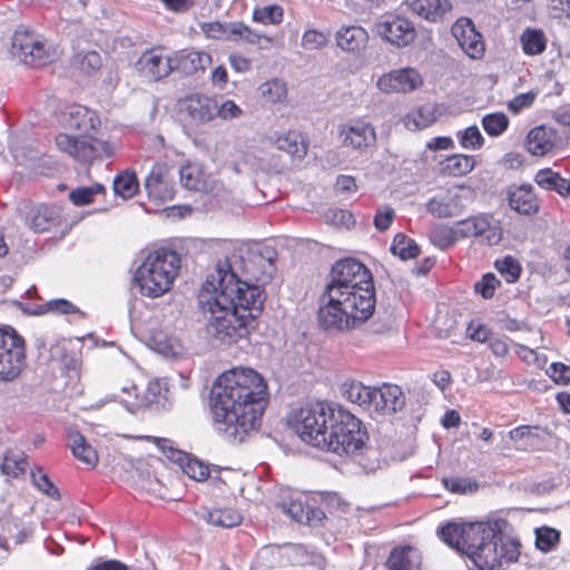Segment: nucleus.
I'll return each instance as SVG.
<instances>
[{
    "label": "nucleus",
    "instance_id": "1",
    "mask_svg": "<svg viewBox=\"0 0 570 570\" xmlns=\"http://www.w3.org/2000/svg\"><path fill=\"white\" fill-rule=\"evenodd\" d=\"M206 318V333L222 344H236L248 335V326L262 312L264 296L258 286L237 278L230 263H217L198 295Z\"/></svg>",
    "mask_w": 570,
    "mask_h": 570
},
{
    "label": "nucleus",
    "instance_id": "2",
    "mask_svg": "<svg viewBox=\"0 0 570 570\" xmlns=\"http://www.w3.org/2000/svg\"><path fill=\"white\" fill-rule=\"evenodd\" d=\"M267 384L249 367H234L220 374L210 390L214 423L232 442H243L256 430L267 405Z\"/></svg>",
    "mask_w": 570,
    "mask_h": 570
},
{
    "label": "nucleus",
    "instance_id": "3",
    "mask_svg": "<svg viewBox=\"0 0 570 570\" xmlns=\"http://www.w3.org/2000/svg\"><path fill=\"white\" fill-rule=\"evenodd\" d=\"M318 311L326 330L345 331L367 321L375 309V288L370 269L354 258L336 262Z\"/></svg>",
    "mask_w": 570,
    "mask_h": 570
},
{
    "label": "nucleus",
    "instance_id": "4",
    "mask_svg": "<svg viewBox=\"0 0 570 570\" xmlns=\"http://www.w3.org/2000/svg\"><path fill=\"white\" fill-rule=\"evenodd\" d=\"M450 547L466 554L480 570H501L518 560L520 544L504 537L498 523H448L440 530Z\"/></svg>",
    "mask_w": 570,
    "mask_h": 570
},
{
    "label": "nucleus",
    "instance_id": "5",
    "mask_svg": "<svg viewBox=\"0 0 570 570\" xmlns=\"http://www.w3.org/2000/svg\"><path fill=\"white\" fill-rule=\"evenodd\" d=\"M61 124L75 135L59 134L56 137V146L60 151L79 161L111 154L108 142L96 137L100 120L95 111L80 105L70 106L62 112Z\"/></svg>",
    "mask_w": 570,
    "mask_h": 570
},
{
    "label": "nucleus",
    "instance_id": "6",
    "mask_svg": "<svg viewBox=\"0 0 570 570\" xmlns=\"http://www.w3.org/2000/svg\"><path fill=\"white\" fill-rule=\"evenodd\" d=\"M368 434L362 422L351 412L337 406L334 425L325 451L355 460L366 470H374L379 463L377 450L368 445Z\"/></svg>",
    "mask_w": 570,
    "mask_h": 570
},
{
    "label": "nucleus",
    "instance_id": "7",
    "mask_svg": "<svg viewBox=\"0 0 570 570\" xmlns=\"http://www.w3.org/2000/svg\"><path fill=\"white\" fill-rule=\"evenodd\" d=\"M180 266L181 259L176 250L156 249L136 268L134 284L142 296L160 297L171 289Z\"/></svg>",
    "mask_w": 570,
    "mask_h": 570
},
{
    "label": "nucleus",
    "instance_id": "8",
    "mask_svg": "<svg viewBox=\"0 0 570 570\" xmlns=\"http://www.w3.org/2000/svg\"><path fill=\"white\" fill-rule=\"evenodd\" d=\"M336 410L322 402L306 404L291 412L288 424L305 443L324 450Z\"/></svg>",
    "mask_w": 570,
    "mask_h": 570
},
{
    "label": "nucleus",
    "instance_id": "9",
    "mask_svg": "<svg viewBox=\"0 0 570 570\" xmlns=\"http://www.w3.org/2000/svg\"><path fill=\"white\" fill-rule=\"evenodd\" d=\"M11 56L19 62L30 67H42L55 58V52L26 27H19L12 37Z\"/></svg>",
    "mask_w": 570,
    "mask_h": 570
},
{
    "label": "nucleus",
    "instance_id": "10",
    "mask_svg": "<svg viewBox=\"0 0 570 570\" xmlns=\"http://www.w3.org/2000/svg\"><path fill=\"white\" fill-rule=\"evenodd\" d=\"M203 33L207 38L228 41H244L255 45L259 49H267L272 46L271 37L258 30L250 29L240 21L222 23L219 21L204 22L200 24Z\"/></svg>",
    "mask_w": 570,
    "mask_h": 570
},
{
    "label": "nucleus",
    "instance_id": "11",
    "mask_svg": "<svg viewBox=\"0 0 570 570\" xmlns=\"http://www.w3.org/2000/svg\"><path fill=\"white\" fill-rule=\"evenodd\" d=\"M26 362L24 341L13 330H0V381H12Z\"/></svg>",
    "mask_w": 570,
    "mask_h": 570
},
{
    "label": "nucleus",
    "instance_id": "12",
    "mask_svg": "<svg viewBox=\"0 0 570 570\" xmlns=\"http://www.w3.org/2000/svg\"><path fill=\"white\" fill-rule=\"evenodd\" d=\"M475 193L466 186H453L432 197L426 203V210L436 218L460 216L473 202Z\"/></svg>",
    "mask_w": 570,
    "mask_h": 570
},
{
    "label": "nucleus",
    "instance_id": "13",
    "mask_svg": "<svg viewBox=\"0 0 570 570\" xmlns=\"http://www.w3.org/2000/svg\"><path fill=\"white\" fill-rule=\"evenodd\" d=\"M462 239L474 238L478 243L493 246L502 239V227L499 220L490 215L480 214L459 222Z\"/></svg>",
    "mask_w": 570,
    "mask_h": 570
},
{
    "label": "nucleus",
    "instance_id": "14",
    "mask_svg": "<svg viewBox=\"0 0 570 570\" xmlns=\"http://www.w3.org/2000/svg\"><path fill=\"white\" fill-rule=\"evenodd\" d=\"M374 31L396 48L412 43L416 38L414 23L401 16H387L374 24Z\"/></svg>",
    "mask_w": 570,
    "mask_h": 570
},
{
    "label": "nucleus",
    "instance_id": "15",
    "mask_svg": "<svg viewBox=\"0 0 570 570\" xmlns=\"http://www.w3.org/2000/svg\"><path fill=\"white\" fill-rule=\"evenodd\" d=\"M338 138L344 148L364 153L375 145L376 131L370 122L354 119L340 126Z\"/></svg>",
    "mask_w": 570,
    "mask_h": 570
},
{
    "label": "nucleus",
    "instance_id": "16",
    "mask_svg": "<svg viewBox=\"0 0 570 570\" xmlns=\"http://www.w3.org/2000/svg\"><path fill=\"white\" fill-rule=\"evenodd\" d=\"M151 441L160 452L170 461L180 464L183 471L196 481H203L209 475L208 466L197 459L188 458L186 453L173 445V442L165 438L144 436Z\"/></svg>",
    "mask_w": 570,
    "mask_h": 570
},
{
    "label": "nucleus",
    "instance_id": "17",
    "mask_svg": "<svg viewBox=\"0 0 570 570\" xmlns=\"http://www.w3.org/2000/svg\"><path fill=\"white\" fill-rule=\"evenodd\" d=\"M179 109L189 122L206 125L215 119L216 97L205 94H193L179 102Z\"/></svg>",
    "mask_w": 570,
    "mask_h": 570
},
{
    "label": "nucleus",
    "instance_id": "18",
    "mask_svg": "<svg viewBox=\"0 0 570 570\" xmlns=\"http://www.w3.org/2000/svg\"><path fill=\"white\" fill-rule=\"evenodd\" d=\"M144 187L148 197L155 202L171 200L175 196V188L170 168L164 163L155 164L145 179Z\"/></svg>",
    "mask_w": 570,
    "mask_h": 570
},
{
    "label": "nucleus",
    "instance_id": "19",
    "mask_svg": "<svg viewBox=\"0 0 570 570\" xmlns=\"http://www.w3.org/2000/svg\"><path fill=\"white\" fill-rule=\"evenodd\" d=\"M453 37L461 49L472 59H479L484 53V43L471 19L462 17L451 28Z\"/></svg>",
    "mask_w": 570,
    "mask_h": 570
},
{
    "label": "nucleus",
    "instance_id": "20",
    "mask_svg": "<svg viewBox=\"0 0 570 570\" xmlns=\"http://www.w3.org/2000/svg\"><path fill=\"white\" fill-rule=\"evenodd\" d=\"M419 72L412 68H403L384 73L377 80V88L386 94L410 92L422 85Z\"/></svg>",
    "mask_w": 570,
    "mask_h": 570
},
{
    "label": "nucleus",
    "instance_id": "21",
    "mask_svg": "<svg viewBox=\"0 0 570 570\" xmlns=\"http://www.w3.org/2000/svg\"><path fill=\"white\" fill-rule=\"evenodd\" d=\"M137 69L153 81L160 80L174 71V55L164 57L158 49L147 50L138 59Z\"/></svg>",
    "mask_w": 570,
    "mask_h": 570
},
{
    "label": "nucleus",
    "instance_id": "22",
    "mask_svg": "<svg viewBox=\"0 0 570 570\" xmlns=\"http://www.w3.org/2000/svg\"><path fill=\"white\" fill-rule=\"evenodd\" d=\"M18 213L24 220L26 225L36 233L47 230L50 224L56 219V212L53 208L43 204L33 205L28 202H23L19 204Z\"/></svg>",
    "mask_w": 570,
    "mask_h": 570
},
{
    "label": "nucleus",
    "instance_id": "23",
    "mask_svg": "<svg viewBox=\"0 0 570 570\" xmlns=\"http://www.w3.org/2000/svg\"><path fill=\"white\" fill-rule=\"evenodd\" d=\"M372 397H374L372 410L377 413L393 414L405 405V396L401 387L393 384L375 389Z\"/></svg>",
    "mask_w": 570,
    "mask_h": 570
},
{
    "label": "nucleus",
    "instance_id": "24",
    "mask_svg": "<svg viewBox=\"0 0 570 570\" xmlns=\"http://www.w3.org/2000/svg\"><path fill=\"white\" fill-rule=\"evenodd\" d=\"M335 41L341 50L356 53L366 48L368 35L361 26H342L335 33Z\"/></svg>",
    "mask_w": 570,
    "mask_h": 570
},
{
    "label": "nucleus",
    "instance_id": "25",
    "mask_svg": "<svg viewBox=\"0 0 570 570\" xmlns=\"http://www.w3.org/2000/svg\"><path fill=\"white\" fill-rule=\"evenodd\" d=\"M340 392L346 401L368 411L372 410L374 387L366 386L356 380H346L341 384Z\"/></svg>",
    "mask_w": 570,
    "mask_h": 570
},
{
    "label": "nucleus",
    "instance_id": "26",
    "mask_svg": "<svg viewBox=\"0 0 570 570\" xmlns=\"http://www.w3.org/2000/svg\"><path fill=\"white\" fill-rule=\"evenodd\" d=\"M440 117L436 105L428 102L410 110L403 118L404 126L412 131L422 130L433 125Z\"/></svg>",
    "mask_w": 570,
    "mask_h": 570
},
{
    "label": "nucleus",
    "instance_id": "27",
    "mask_svg": "<svg viewBox=\"0 0 570 570\" xmlns=\"http://www.w3.org/2000/svg\"><path fill=\"white\" fill-rule=\"evenodd\" d=\"M556 144V132L544 125L531 129L527 136L525 146L528 151L534 156H543L549 153Z\"/></svg>",
    "mask_w": 570,
    "mask_h": 570
},
{
    "label": "nucleus",
    "instance_id": "28",
    "mask_svg": "<svg viewBox=\"0 0 570 570\" xmlns=\"http://www.w3.org/2000/svg\"><path fill=\"white\" fill-rule=\"evenodd\" d=\"M212 63V57L203 51H180L174 53V70L191 75L205 70Z\"/></svg>",
    "mask_w": 570,
    "mask_h": 570
},
{
    "label": "nucleus",
    "instance_id": "29",
    "mask_svg": "<svg viewBox=\"0 0 570 570\" xmlns=\"http://www.w3.org/2000/svg\"><path fill=\"white\" fill-rule=\"evenodd\" d=\"M509 204L512 209L523 215L535 214L539 209L532 186L522 185L509 191Z\"/></svg>",
    "mask_w": 570,
    "mask_h": 570
},
{
    "label": "nucleus",
    "instance_id": "30",
    "mask_svg": "<svg viewBox=\"0 0 570 570\" xmlns=\"http://www.w3.org/2000/svg\"><path fill=\"white\" fill-rule=\"evenodd\" d=\"M411 8L425 20L439 22L452 10V3L450 0H416Z\"/></svg>",
    "mask_w": 570,
    "mask_h": 570
},
{
    "label": "nucleus",
    "instance_id": "31",
    "mask_svg": "<svg viewBox=\"0 0 570 570\" xmlns=\"http://www.w3.org/2000/svg\"><path fill=\"white\" fill-rule=\"evenodd\" d=\"M67 438L68 445L76 459L92 468L97 465L99 460L97 451L80 432L70 430Z\"/></svg>",
    "mask_w": 570,
    "mask_h": 570
},
{
    "label": "nucleus",
    "instance_id": "32",
    "mask_svg": "<svg viewBox=\"0 0 570 570\" xmlns=\"http://www.w3.org/2000/svg\"><path fill=\"white\" fill-rule=\"evenodd\" d=\"M421 563L419 551L411 547L394 549L387 560L391 570H422Z\"/></svg>",
    "mask_w": 570,
    "mask_h": 570
},
{
    "label": "nucleus",
    "instance_id": "33",
    "mask_svg": "<svg viewBox=\"0 0 570 570\" xmlns=\"http://www.w3.org/2000/svg\"><path fill=\"white\" fill-rule=\"evenodd\" d=\"M274 144L278 150L285 151L292 157L303 158L307 153L305 139L296 131L279 135Z\"/></svg>",
    "mask_w": 570,
    "mask_h": 570
},
{
    "label": "nucleus",
    "instance_id": "34",
    "mask_svg": "<svg viewBox=\"0 0 570 570\" xmlns=\"http://www.w3.org/2000/svg\"><path fill=\"white\" fill-rule=\"evenodd\" d=\"M534 180L540 187L547 190H556L562 197L570 194V184L568 180L550 168L539 170Z\"/></svg>",
    "mask_w": 570,
    "mask_h": 570
},
{
    "label": "nucleus",
    "instance_id": "35",
    "mask_svg": "<svg viewBox=\"0 0 570 570\" xmlns=\"http://www.w3.org/2000/svg\"><path fill=\"white\" fill-rule=\"evenodd\" d=\"M474 166L475 161L473 157L456 154L442 161L441 171L449 176L460 177L471 173Z\"/></svg>",
    "mask_w": 570,
    "mask_h": 570
},
{
    "label": "nucleus",
    "instance_id": "36",
    "mask_svg": "<svg viewBox=\"0 0 570 570\" xmlns=\"http://www.w3.org/2000/svg\"><path fill=\"white\" fill-rule=\"evenodd\" d=\"M431 243L440 249H446L453 246L460 238L459 222L454 227L438 224L429 234Z\"/></svg>",
    "mask_w": 570,
    "mask_h": 570
},
{
    "label": "nucleus",
    "instance_id": "37",
    "mask_svg": "<svg viewBox=\"0 0 570 570\" xmlns=\"http://www.w3.org/2000/svg\"><path fill=\"white\" fill-rule=\"evenodd\" d=\"M179 174L180 183L186 189L196 191L208 190V183L198 165L188 164L181 167Z\"/></svg>",
    "mask_w": 570,
    "mask_h": 570
},
{
    "label": "nucleus",
    "instance_id": "38",
    "mask_svg": "<svg viewBox=\"0 0 570 570\" xmlns=\"http://www.w3.org/2000/svg\"><path fill=\"white\" fill-rule=\"evenodd\" d=\"M138 188L139 183L134 171L125 170L114 179V191L124 199L132 198Z\"/></svg>",
    "mask_w": 570,
    "mask_h": 570
},
{
    "label": "nucleus",
    "instance_id": "39",
    "mask_svg": "<svg viewBox=\"0 0 570 570\" xmlns=\"http://www.w3.org/2000/svg\"><path fill=\"white\" fill-rule=\"evenodd\" d=\"M520 41L527 55H540L544 51L547 46L544 33L538 29L527 28L522 32Z\"/></svg>",
    "mask_w": 570,
    "mask_h": 570
},
{
    "label": "nucleus",
    "instance_id": "40",
    "mask_svg": "<svg viewBox=\"0 0 570 570\" xmlns=\"http://www.w3.org/2000/svg\"><path fill=\"white\" fill-rule=\"evenodd\" d=\"M1 527V548H6L9 541H13L16 544H20L32 533V530L28 527L20 529V525L16 521L6 520Z\"/></svg>",
    "mask_w": 570,
    "mask_h": 570
},
{
    "label": "nucleus",
    "instance_id": "41",
    "mask_svg": "<svg viewBox=\"0 0 570 570\" xmlns=\"http://www.w3.org/2000/svg\"><path fill=\"white\" fill-rule=\"evenodd\" d=\"M208 523L220 528H233L242 522V515L233 509H213L207 512Z\"/></svg>",
    "mask_w": 570,
    "mask_h": 570
},
{
    "label": "nucleus",
    "instance_id": "42",
    "mask_svg": "<svg viewBox=\"0 0 570 570\" xmlns=\"http://www.w3.org/2000/svg\"><path fill=\"white\" fill-rule=\"evenodd\" d=\"M391 252L393 255L406 261L415 258L420 254V248L413 239L404 234H396L391 245Z\"/></svg>",
    "mask_w": 570,
    "mask_h": 570
},
{
    "label": "nucleus",
    "instance_id": "43",
    "mask_svg": "<svg viewBox=\"0 0 570 570\" xmlns=\"http://www.w3.org/2000/svg\"><path fill=\"white\" fill-rule=\"evenodd\" d=\"M261 96L271 104L283 102L287 96L286 83L279 79H271L259 87Z\"/></svg>",
    "mask_w": 570,
    "mask_h": 570
},
{
    "label": "nucleus",
    "instance_id": "44",
    "mask_svg": "<svg viewBox=\"0 0 570 570\" xmlns=\"http://www.w3.org/2000/svg\"><path fill=\"white\" fill-rule=\"evenodd\" d=\"M28 462L23 453H8L1 464V472L6 475L18 478L26 472Z\"/></svg>",
    "mask_w": 570,
    "mask_h": 570
},
{
    "label": "nucleus",
    "instance_id": "45",
    "mask_svg": "<svg viewBox=\"0 0 570 570\" xmlns=\"http://www.w3.org/2000/svg\"><path fill=\"white\" fill-rule=\"evenodd\" d=\"M163 386L158 380L150 381L142 391V401L134 402L131 407L134 409H147L151 405L159 404L163 399Z\"/></svg>",
    "mask_w": 570,
    "mask_h": 570
},
{
    "label": "nucleus",
    "instance_id": "46",
    "mask_svg": "<svg viewBox=\"0 0 570 570\" xmlns=\"http://www.w3.org/2000/svg\"><path fill=\"white\" fill-rule=\"evenodd\" d=\"M482 126L488 135L497 137L507 130L509 118L503 112L489 114L482 118Z\"/></svg>",
    "mask_w": 570,
    "mask_h": 570
},
{
    "label": "nucleus",
    "instance_id": "47",
    "mask_svg": "<svg viewBox=\"0 0 570 570\" xmlns=\"http://www.w3.org/2000/svg\"><path fill=\"white\" fill-rule=\"evenodd\" d=\"M560 541V532L550 527H542L535 530V546L543 552L551 551Z\"/></svg>",
    "mask_w": 570,
    "mask_h": 570
},
{
    "label": "nucleus",
    "instance_id": "48",
    "mask_svg": "<svg viewBox=\"0 0 570 570\" xmlns=\"http://www.w3.org/2000/svg\"><path fill=\"white\" fill-rule=\"evenodd\" d=\"M283 8L277 4L257 8L253 12V19L263 24H278L283 19Z\"/></svg>",
    "mask_w": 570,
    "mask_h": 570
},
{
    "label": "nucleus",
    "instance_id": "49",
    "mask_svg": "<svg viewBox=\"0 0 570 570\" xmlns=\"http://www.w3.org/2000/svg\"><path fill=\"white\" fill-rule=\"evenodd\" d=\"M243 109L232 99L216 98L215 118L219 117L224 121H232L243 116Z\"/></svg>",
    "mask_w": 570,
    "mask_h": 570
},
{
    "label": "nucleus",
    "instance_id": "50",
    "mask_svg": "<svg viewBox=\"0 0 570 570\" xmlns=\"http://www.w3.org/2000/svg\"><path fill=\"white\" fill-rule=\"evenodd\" d=\"M105 187L101 184H95L89 187H80L69 193L70 200L77 206L88 205L92 202L94 196L104 193Z\"/></svg>",
    "mask_w": 570,
    "mask_h": 570
},
{
    "label": "nucleus",
    "instance_id": "51",
    "mask_svg": "<svg viewBox=\"0 0 570 570\" xmlns=\"http://www.w3.org/2000/svg\"><path fill=\"white\" fill-rule=\"evenodd\" d=\"M460 145L465 149H480L484 138L476 126H470L456 134Z\"/></svg>",
    "mask_w": 570,
    "mask_h": 570
},
{
    "label": "nucleus",
    "instance_id": "52",
    "mask_svg": "<svg viewBox=\"0 0 570 570\" xmlns=\"http://www.w3.org/2000/svg\"><path fill=\"white\" fill-rule=\"evenodd\" d=\"M495 267H497L498 272L502 276H504L509 283L515 282L520 276V271H521L520 265L517 262V259H514L511 256H507L501 261H497Z\"/></svg>",
    "mask_w": 570,
    "mask_h": 570
},
{
    "label": "nucleus",
    "instance_id": "53",
    "mask_svg": "<svg viewBox=\"0 0 570 570\" xmlns=\"http://www.w3.org/2000/svg\"><path fill=\"white\" fill-rule=\"evenodd\" d=\"M31 479L35 487H37L42 493L51 499H59L60 493L55 484L50 481L49 476L42 473L40 470L31 472Z\"/></svg>",
    "mask_w": 570,
    "mask_h": 570
},
{
    "label": "nucleus",
    "instance_id": "54",
    "mask_svg": "<svg viewBox=\"0 0 570 570\" xmlns=\"http://www.w3.org/2000/svg\"><path fill=\"white\" fill-rule=\"evenodd\" d=\"M153 342L156 345L157 351L165 355H175L179 353L180 345L178 341L163 332L154 334Z\"/></svg>",
    "mask_w": 570,
    "mask_h": 570
},
{
    "label": "nucleus",
    "instance_id": "55",
    "mask_svg": "<svg viewBox=\"0 0 570 570\" xmlns=\"http://www.w3.org/2000/svg\"><path fill=\"white\" fill-rule=\"evenodd\" d=\"M327 36L316 29L306 30L302 37V47L307 50L322 49L327 46Z\"/></svg>",
    "mask_w": 570,
    "mask_h": 570
},
{
    "label": "nucleus",
    "instance_id": "56",
    "mask_svg": "<svg viewBox=\"0 0 570 570\" xmlns=\"http://www.w3.org/2000/svg\"><path fill=\"white\" fill-rule=\"evenodd\" d=\"M120 403L124 404V406L130 412L136 413L138 411H141L142 409H134L131 407V404L134 402H140L142 401V392L138 391V387L136 384H132L130 386H124L121 389V394L117 396Z\"/></svg>",
    "mask_w": 570,
    "mask_h": 570
},
{
    "label": "nucleus",
    "instance_id": "57",
    "mask_svg": "<svg viewBox=\"0 0 570 570\" xmlns=\"http://www.w3.org/2000/svg\"><path fill=\"white\" fill-rule=\"evenodd\" d=\"M499 285H500V281L495 277V275L492 273H489V274H485L481 281L475 283L474 289L483 298H491L494 294L495 288Z\"/></svg>",
    "mask_w": 570,
    "mask_h": 570
},
{
    "label": "nucleus",
    "instance_id": "58",
    "mask_svg": "<svg viewBox=\"0 0 570 570\" xmlns=\"http://www.w3.org/2000/svg\"><path fill=\"white\" fill-rule=\"evenodd\" d=\"M444 485L453 493L465 494L476 491L478 484L462 478L444 479Z\"/></svg>",
    "mask_w": 570,
    "mask_h": 570
},
{
    "label": "nucleus",
    "instance_id": "59",
    "mask_svg": "<svg viewBox=\"0 0 570 570\" xmlns=\"http://www.w3.org/2000/svg\"><path fill=\"white\" fill-rule=\"evenodd\" d=\"M43 313L51 312L56 314H70L78 312V308L67 299H51L41 306Z\"/></svg>",
    "mask_w": 570,
    "mask_h": 570
},
{
    "label": "nucleus",
    "instance_id": "60",
    "mask_svg": "<svg viewBox=\"0 0 570 570\" xmlns=\"http://www.w3.org/2000/svg\"><path fill=\"white\" fill-rule=\"evenodd\" d=\"M395 216V210L391 206H383L377 209L374 216V226L377 230L389 229Z\"/></svg>",
    "mask_w": 570,
    "mask_h": 570
},
{
    "label": "nucleus",
    "instance_id": "61",
    "mask_svg": "<svg viewBox=\"0 0 570 570\" xmlns=\"http://www.w3.org/2000/svg\"><path fill=\"white\" fill-rule=\"evenodd\" d=\"M551 379L561 385L570 384V367L563 363H552L548 370Z\"/></svg>",
    "mask_w": 570,
    "mask_h": 570
},
{
    "label": "nucleus",
    "instance_id": "62",
    "mask_svg": "<svg viewBox=\"0 0 570 570\" xmlns=\"http://www.w3.org/2000/svg\"><path fill=\"white\" fill-rule=\"evenodd\" d=\"M282 510L288 514L293 520L304 523L305 517H306V509L302 502L291 500L288 503L283 502L281 503Z\"/></svg>",
    "mask_w": 570,
    "mask_h": 570
},
{
    "label": "nucleus",
    "instance_id": "63",
    "mask_svg": "<svg viewBox=\"0 0 570 570\" xmlns=\"http://www.w3.org/2000/svg\"><path fill=\"white\" fill-rule=\"evenodd\" d=\"M78 62L82 71L90 72L100 68L101 58L96 51H87L79 56Z\"/></svg>",
    "mask_w": 570,
    "mask_h": 570
},
{
    "label": "nucleus",
    "instance_id": "64",
    "mask_svg": "<svg viewBox=\"0 0 570 570\" xmlns=\"http://www.w3.org/2000/svg\"><path fill=\"white\" fill-rule=\"evenodd\" d=\"M535 99V94L529 91L524 94H520L517 97H514L511 101L508 104L509 110H511L514 114L520 112L523 108L530 107Z\"/></svg>",
    "mask_w": 570,
    "mask_h": 570
}]
</instances>
